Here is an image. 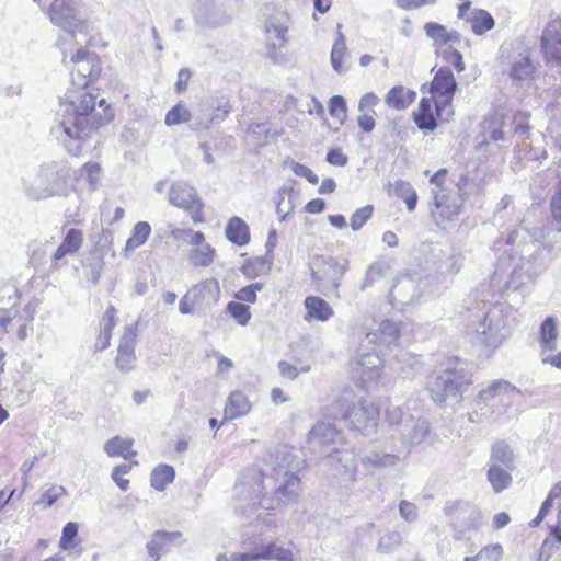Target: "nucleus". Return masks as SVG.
<instances>
[{
  "label": "nucleus",
  "instance_id": "nucleus-1",
  "mask_svg": "<svg viewBox=\"0 0 561 561\" xmlns=\"http://www.w3.org/2000/svg\"><path fill=\"white\" fill-rule=\"evenodd\" d=\"M506 244L511 245V259L516 266L504 284L505 290H518L523 277L534 279L540 275L550 261L561 254V222L551 220L546 227L529 230L525 227L510 231Z\"/></svg>",
  "mask_w": 561,
  "mask_h": 561
},
{
  "label": "nucleus",
  "instance_id": "nucleus-2",
  "mask_svg": "<svg viewBox=\"0 0 561 561\" xmlns=\"http://www.w3.org/2000/svg\"><path fill=\"white\" fill-rule=\"evenodd\" d=\"M98 105L103 114L95 108L96 96L89 93L82 94L78 103L61 104V118L51 131L73 157H79L98 129L114 117V112L105 99H100Z\"/></svg>",
  "mask_w": 561,
  "mask_h": 561
},
{
  "label": "nucleus",
  "instance_id": "nucleus-3",
  "mask_svg": "<svg viewBox=\"0 0 561 561\" xmlns=\"http://www.w3.org/2000/svg\"><path fill=\"white\" fill-rule=\"evenodd\" d=\"M459 316L465 322L466 333L488 347H499L508 336L501 311L489 308L478 291L463 300Z\"/></svg>",
  "mask_w": 561,
  "mask_h": 561
},
{
  "label": "nucleus",
  "instance_id": "nucleus-4",
  "mask_svg": "<svg viewBox=\"0 0 561 561\" xmlns=\"http://www.w3.org/2000/svg\"><path fill=\"white\" fill-rule=\"evenodd\" d=\"M70 168L64 161H47L22 179L23 191L31 199L64 196L68 192Z\"/></svg>",
  "mask_w": 561,
  "mask_h": 561
},
{
  "label": "nucleus",
  "instance_id": "nucleus-5",
  "mask_svg": "<svg viewBox=\"0 0 561 561\" xmlns=\"http://www.w3.org/2000/svg\"><path fill=\"white\" fill-rule=\"evenodd\" d=\"M516 396H522V391L510 381L493 380L477 394L474 408L468 413L469 421L479 423L500 415L502 408L512 405Z\"/></svg>",
  "mask_w": 561,
  "mask_h": 561
},
{
  "label": "nucleus",
  "instance_id": "nucleus-6",
  "mask_svg": "<svg viewBox=\"0 0 561 561\" xmlns=\"http://www.w3.org/2000/svg\"><path fill=\"white\" fill-rule=\"evenodd\" d=\"M472 371L466 363L455 359L427 381V390L436 403H445L448 399L460 400L463 392L473 382Z\"/></svg>",
  "mask_w": 561,
  "mask_h": 561
},
{
  "label": "nucleus",
  "instance_id": "nucleus-7",
  "mask_svg": "<svg viewBox=\"0 0 561 561\" xmlns=\"http://www.w3.org/2000/svg\"><path fill=\"white\" fill-rule=\"evenodd\" d=\"M329 413L334 419L347 421L353 431H357L365 436L375 431L379 419V411L373 403L358 401L350 407L344 398L336 399L332 403Z\"/></svg>",
  "mask_w": 561,
  "mask_h": 561
},
{
  "label": "nucleus",
  "instance_id": "nucleus-8",
  "mask_svg": "<svg viewBox=\"0 0 561 561\" xmlns=\"http://www.w3.org/2000/svg\"><path fill=\"white\" fill-rule=\"evenodd\" d=\"M456 90L457 82L453 71L448 67L439 68L431 82L430 92L435 103L436 116L443 123H448L454 115L451 102Z\"/></svg>",
  "mask_w": 561,
  "mask_h": 561
},
{
  "label": "nucleus",
  "instance_id": "nucleus-9",
  "mask_svg": "<svg viewBox=\"0 0 561 561\" xmlns=\"http://www.w3.org/2000/svg\"><path fill=\"white\" fill-rule=\"evenodd\" d=\"M286 457L283 458V461ZM264 481L255 484V490L260 493L263 489L270 486L278 501L294 502L298 496L299 478L290 471L284 462L277 463L271 469L270 474H263Z\"/></svg>",
  "mask_w": 561,
  "mask_h": 561
},
{
  "label": "nucleus",
  "instance_id": "nucleus-10",
  "mask_svg": "<svg viewBox=\"0 0 561 561\" xmlns=\"http://www.w3.org/2000/svg\"><path fill=\"white\" fill-rule=\"evenodd\" d=\"M500 64L502 73L516 83L531 80L536 72V66L530 53L527 50L513 54L512 56H501Z\"/></svg>",
  "mask_w": 561,
  "mask_h": 561
},
{
  "label": "nucleus",
  "instance_id": "nucleus-11",
  "mask_svg": "<svg viewBox=\"0 0 561 561\" xmlns=\"http://www.w3.org/2000/svg\"><path fill=\"white\" fill-rule=\"evenodd\" d=\"M53 24L67 32H75L83 22L79 0H55L49 7Z\"/></svg>",
  "mask_w": 561,
  "mask_h": 561
},
{
  "label": "nucleus",
  "instance_id": "nucleus-12",
  "mask_svg": "<svg viewBox=\"0 0 561 561\" xmlns=\"http://www.w3.org/2000/svg\"><path fill=\"white\" fill-rule=\"evenodd\" d=\"M75 69L71 71L72 82L78 87L85 88L90 82L96 80L101 73L99 56L84 49H78L71 56Z\"/></svg>",
  "mask_w": 561,
  "mask_h": 561
},
{
  "label": "nucleus",
  "instance_id": "nucleus-13",
  "mask_svg": "<svg viewBox=\"0 0 561 561\" xmlns=\"http://www.w3.org/2000/svg\"><path fill=\"white\" fill-rule=\"evenodd\" d=\"M232 561H259V560H277L294 561V552L290 546L285 547L277 541L255 545L251 551L241 553H231Z\"/></svg>",
  "mask_w": 561,
  "mask_h": 561
},
{
  "label": "nucleus",
  "instance_id": "nucleus-14",
  "mask_svg": "<svg viewBox=\"0 0 561 561\" xmlns=\"http://www.w3.org/2000/svg\"><path fill=\"white\" fill-rule=\"evenodd\" d=\"M169 202L175 207L183 208L192 213V218L197 221L204 206L198 197L196 190L183 181L172 183L169 192Z\"/></svg>",
  "mask_w": 561,
  "mask_h": 561
},
{
  "label": "nucleus",
  "instance_id": "nucleus-15",
  "mask_svg": "<svg viewBox=\"0 0 561 561\" xmlns=\"http://www.w3.org/2000/svg\"><path fill=\"white\" fill-rule=\"evenodd\" d=\"M382 363L381 357L376 352L358 355L355 373L363 389L369 391L378 385Z\"/></svg>",
  "mask_w": 561,
  "mask_h": 561
},
{
  "label": "nucleus",
  "instance_id": "nucleus-16",
  "mask_svg": "<svg viewBox=\"0 0 561 561\" xmlns=\"http://www.w3.org/2000/svg\"><path fill=\"white\" fill-rule=\"evenodd\" d=\"M467 181L468 175H461L459 178V181L457 183V197H450L449 195L443 193L442 190H432L433 203L435 207L439 210V214L444 219L453 221L460 214L461 207L467 195V193L463 191V186L466 185Z\"/></svg>",
  "mask_w": 561,
  "mask_h": 561
},
{
  "label": "nucleus",
  "instance_id": "nucleus-17",
  "mask_svg": "<svg viewBox=\"0 0 561 561\" xmlns=\"http://www.w3.org/2000/svg\"><path fill=\"white\" fill-rule=\"evenodd\" d=\"M309 444L319 448L323 456L331 451L332 447L344 445V435L335 425L327 422L316 424L309 432Z\"/></svg>",
  "mask_w": 561,
  "mask_h": 561
},
{
  "label": "nucleus",
  "instance_id": "nucleus-18",
  "mask_svg": "<svg viewBox=\"0 0 561 561\" xmlns=\"http://www.w3.org/2000/svg\"><path fill=\"white\" fill-rule=\"evenodd\" d=\"M399 435L403 447L409 453L411 447L420 446L430 440L431 427L426 420L408 415L402 427L399 428Z\"/></svg>",
  "mask_w": 561,
  "mask_h": 561
},
{
  "label": "nucleus",
  "instance_id": "nucleus-19",
  "mask_svg": "<svg viewBox=\"0 0 561 561\" xmlns=\"http://www.w3.org/2000/svg\"><path fill=\"white\" fill-rule=\"evenodd\" d=\"M421 296L420 285L411 275H402L392 285L389 298L392 305H410Z\"/></svg>",
  "mask_w": 561,
  "mask_h": 561
},
{
  "label": "nucleus",
  "instance_id": "nucleus-20",
  "mask_svg": "<svg viewBox=\"0 0 561 561\" xmlns=\"http://www.w3.org/2000/svg\"><path fill=\"white\" fill-rule=\"evenodd\" d=\"M188 294L198 310L210 309L220 298V286L216 278L205 279L194 285Z\"/></svg>",
  "mask_w": 561,
  "mask_h": 561
},
{
  "label": "nucleus",
  "instance_id": "nucleus-21",
  "mask_svg": "<svg viewBox=\"0 0 561 561\" xmlns=\"http://www.w3.org/2000/svg\"><path fill=\"white\" fill-rule=\"evenodd\" d=\"M541 49L548 62L561 61V20L547 24L541 35Z\"/></svg>",
  "mask_w": 561,
  "mask_h": 561
},
{
  "label": "nucleus",
  "instance_id": "nucleus-22",
  "mask_svg": "<svg viewBox=\"0 0 561 561\" xmlns=\"http://www.w3.org/2000/svg\"><path fill=\"white\" fill-rule=\"evenodd\" d=\"M332 465L335 463L340 473L345 476L350 482L357 480V463L355 454L352 449L346 447V444L340 447H332L324 456Z\"/></svg>",
  "mask_w": 561,
  "mask_h": 561
},
{
  "label": "nucleus",
  "instance_id": "nucleus-23",
  "mask_svg": "<svg viewBox=\"0 0 561 561\" xmlns=\"http://www.w3.org/2000/svg\"><path fill=\"white\" fill-rule=\"evenodd\" d=\"M180 538H182V533L180 531H154L146 545L150 561H159L161 556L168 553L173 543Z\"/></svg>",
  "mask_w": 561,
  "mask_h": 561
},
{
  "label": "nucleus",
  "instance_id": "nucleus-24",
  "mask_svg": "<svg viewBox=\"0 0 561 561\" xmlns=\"http://www.w3.org/2000/svg\"><path fill=\"white\" fill-rule=\"evenodd\" d=\"M82 241L83 234L81 230L75 228L69 229L53 255L54 267L60 268V266L65 264V262H61L62 259L67 254L76 253L80 249Z\"/></svg>",
  "mask_w": 561,
  "mask_h": 561
},
{
  "label": "nucleus",
  "instance_id": "nucleus-25",
  "mask_svg": "<svg viewBox=\"0 0 561 561\" xmlns=\"http://www.w3.org/2000/svg\"><path fill=\"white\" fill-rule=\"evenodd\" d=\"M400 336L399 324L391 320H383L376 332L367 334L369 342L379 343L386 346L394 345Z\"/></svg>",
  "mask_w": 561,
  "mask_h": 561
},
{
  "label": "nucleus",
  "instance_id": "nucleus-26",
  "mask_svg": "<svg viewBox=\"0 0 561 561\" xmlns=\"http://www.w3.org/2000/svg\"><path fill=\"white\" fill-rule=\"evenodd\" d=\"M489 465L503 466L508 470H514L515 454L513 448L505 440H497L491 447Z\"/></svg>",
  "mask_w": 561,
  "mask_h": 561
},
{
  "label": "nucleus",
  "instance_id": "nucleus-27",
  "mask_svg": "<svg viewBox=\"0 0 561 561\" xmlns=\"http://www.w3.org/2000/svg\"><path fill=\"white\" fill-rule=\"evenodd\" d=\"M225 234L231 243L240 247L250 242V228L247 222L238 216H233L228 220Z\"/></svg>",
  "mask_w": 561,
  "mask_h": 561
},
{
  "label": "nucleus",
  "instance_id": "nucleus-28",
  "mask_svg": "<svg viewBox=\"0 0 561 561\" xmlns=\"http://www.w3.org/2000/svg\"><path fill=\"white\" fill-rule=\"evenodd\" d=\"M481 523L480 512L470 507L462 506L456 508L455 517L453 520L454 527L459 533H465L470 529H477Z\"/></svg>",
  "mask_w": 561,
  "mask_h": 561
},
{
  "label": "nucleus",
  "instance_id": "nucleus-29",
  "mask_svg": "<svg viewBox=\"0 0 561 561\" xmlns=\"http://www.w3.org/2000/svg\"><path fill=\"white\" fill-rule=\"evenodd\" d=\"M251 404L244 393L237 390L230 393L225 405V419L234 420L249 413Z\"/></svg>",
  "mask_w": 561,
  "mask_h": 561
},
{
  "label": "nucleus",
  "instance_id": "nucleus-30",
  "mask_svg": "<svg viewBox=\"0 0 561 561\" xmlns=\"http://www.w3.org/2000/svg\"><path fill=\"white\" fill-rule=\"evenodd\" d=\"M416 98L413 90L403 85L391 88L386 94L385 101L389 107L401 111L405 110Z\"/></svg>",
  "mask_w": 561,
  "mask_h": 561
},
{
  "label": "nucleus",
  "instance_id": "nucleus-31",
  "mask_svg": "<svg viewBox=\"0 0 561 561\" xmlns=\"http://www.w3.org/2000/svg\"><path fill=\"white\" fill-rule=\"evenodd\" d=\"M134 440L131 438H122L115 436L108 439L104 444V451L108 457H123L124 459H130L137 455L136 450H133Z\"/></svg>",
  "mask_w": 561,
  "mask_h": 561
},
{
  "label": "nucleus",
  "instance_id": "nucleus-32",
  "mask_svg": "<svg viewBox=\"0 0 561 561\" xmlns=\"http://www.w3.org/2000/svg\"><path fill=\"white\" fill-rule=\"evenodd\" d=\"M305 308L309 318L318 321H328L333 316L332 307L322 298L308 296L305 299Z\"/></svg>",
  "mask_w": 561,
  "mask_h": 561
},
{
  "label": "nucleus",
  "instance_id": "nucleus-33",
  "mask_svg": "<svg viewBox=\"0 0 561 561\" xmlns=\"http://www.w3.org/2000/svg\"><path fill=\"white\" fill-rule=\"evenodd\" d=\"M9 325H16V337L24 341L31 332H33L32 323L23 321L21 316L14 312L11 314H0V334L10 333Z\"/></svg>",
  "mask_w": 561,
  "mask_h": 561
},
{
  "label": "nucleus",
  "instance_id": "nucleus-34",
  "mask_svg": "<svg viewBox=\"0 0 561 561\" xmlns=\"http://www.w3.org/2000/svg\"><path fill=\"white\" fill-rule=\"evenodd\" d=\"M558 330L553 317H547L540 325L539 342L543 352L557 350Z\"/></svg>",
  "mask_w": 561,
  "mask_h": 561
},
{
  "label": "nucleus",
  "instance_id": "nucleus-35",
  "mask_svg": "<svg viewBox=\"0 0 561 561\" xmlns=\"http://www.w3.org/2000/svg\"><path fill=\"white\" fill-rule=\"evenodd\" d=\"M511 471L505 467L501 468L500 466L489 465L488 480L495 493H501L511 485L513 480Z\"/></svg>",
  "mask_w": 561,
  "mask_h": 561
},
{
  "label": "nucleus",
  "instance_id": "nucleus-36",
  "mask_svg": "<svg viewBox=\"0 0 561 561\" xmlns=\"http://www.w3.org/2000/svg\"><path fill=\"white\" fill-rule=\"evenodd\" d=\"M467 22L470 23L471 30L476 35H483L495 25L493 16L482 9L474 10L467 19Z\"/></svg>",
  "mask_w": 561,
  "mask_h": 561
},
{
  "label": "nucleus",
  "instance_id": "nucleus-37",
  "mask_svg": "<svg viewBox=\"0 0 561 561\" xmlns=\"http://www.w3.org/2000/svg\"><path fill=\"white\" fill-rule=\"evenodd\" d=\"M151 227L147 221H139L133 228V234L126 241L124 249L125 256H128L130 252L142 245L149 238Z\"/></svg>",
  "mask_w": 561,
  "mask_h": 561
},
{
  "label": "nucleus",
  "instance_id": "nucleus-38",
  "mask_svg": "<svg viewBox=\"0 0 561 561\" xmlns=\"http://www.w3.org/2000/svg\"><path fill=\"white\" fill-rule=\"evenodd\" d=\"M399 460V457L394 454L370 451L360 458V462L364 468H386L394 466Z\"/></svg>",
  "mask_w": 561,
  "mask_h": 561
},
{
  "label": "nucleus",
  "instance_id": "nucleus-39",
  "mask_svg": "<svg viewBox=\"0 0 561 561\" xmlns=\"http://www.w3.org/2000/svg\"><path fill=\"white\" fill-rule=\"evenodd\" d=\"M175 471L172 466L159 465L156 467L150 476V484L157 491H163L167 485L173 482Z\"/></svg>",
  "mask_w": 561,
  "mask_h": 561
},
{
  "label": "nucleus",
  "instance_id": "nucleus-40",
  "mask_svg": "<svg viewBox=\"0 0 561 561\" xmlns=\"http://www.w3.org/2000/svg\"><path fill=\"white\" fill-rule=\"evenodd\" d=\"M19 300L20 295L14 285H0V314H11Z\"/></svg>",
  "mask_w": 561,
  "mask_h": 561
},
{
  "label": "nucleus",
  "instance_id": "nucleus-41",
  "mask_svg": "<svg viewBox=\"0 0 561 561\" xmlns=\"http://www.w3.org/2000/svg\"><path fill=\"white\" fill-rule=\"evenodd\" d=\"M268 270L270 262L263 256L247 260L240 268L241 273L249 279H254Z\"/></svg>",
  "mask_w": 561,
  "mask_h": 561
},
{
  "label": "nucleus",
  "instance_id": "nucleus-42",
  "mask_svg": "<svg viewBox=\"0 0 561 561\" xmlns=\"http://www.w3.org/2000/svg\"><path fill=\"white\" fill-rule=\"evenodd\" d=\"M214 257L215 249L208 243L192 249L190 253V262L194 266H208L213 263Z\"/></svg>",
  "mask_w": 561,
  "mask_h": 561
},
{
  "label": "nucleus",
  "instance_id": "nucleus-43",
  "mask_svg": "<svg viewBox=\"0 0 561 561\" xmlns=\"http://www.w3.org/2000/svg\"><path fill=\"white\" fill-rule=\"evenodd\" d=\"M402 543L403 538L399 531H388L379 538L376 549L379 553L389 554L394 552Z\"/></svg>",
  "mask_w": 561,
  "mask_h": 561
},
{
  "label": "nucleus",
  "instance_id": "nucleus-44",
  "mask_svg": "<svg viewBox=\"0 0 561 561\" xmlns=\"http://www.w3.org/2000/svg\"><path fill=\"white\" fill-rule=\"evenodd\" d=\"M137 325L138 323H131L126 325L124 332L119 339L117 347L118 353L135 354L136 339H137Z\"/></svg>",
  "mask_w": 561,
  "mask_h": 561
},
{
  "label": "nucleus",
  "instance_id": "nucleus-45",
  "mask_svg": "<svg viewBox=\"0 0 561 561\" xmlns=\"http://www.w3.org/2000/svg\"><path fill=\"white\" fill-rule=\"evenodd\" d=\"M226 310L240 325H247L251 319L250 307L240 301H229Z\"/></svg>",
  "mask_w": 561,
  "mask_h": 561
},
{
  "label": "nucleus",
  "instance_id": "nucleus-46",
  "mask_svg": "<svg viewBox=\"0 0 561 561\" xmlns=\"http://www.w3.org/2000/svg\"><path fill=\"white\" fill-rule=\"evenodd\" d=\"M83 267H84V273H85L87 278L92 284L95 285V284H98L99 279L101 277V273L104 267V261L99 255H91L84 262Z\"/></svg>",
  "mask_w": 561,
  "mask_h": 561
},
{
  "label": "nucleus",
  "instance_id": "nucleus-47",
  "mask_svg": "<svg viewBox=\"0 0 561 561\" xmlns=\"http://www.w3.org/2000/svg\"><path fill=\"white\" fill-rule=\"evenodd\" d=\"M388 270L387 265L381 262H375L370 264L366 271L364 280L360 285V290H365L368 287L373 286V284L382 278Z\"/></svg>",
  "mask_w": 561,
  "mask_h": 561
},
{
  "label": "nucleus",
  "instance_id": "nucleus-48",
  "mask_svg": "<svg viewBox=\"0 0 561 561\" xmlns=\"http://www.w3.org/2000/svg\"><path fill=\"white\" fill-rule=\"evenodd\" d=\"M102 169L98 162L89 161L81 169V176L87 180L91 191H95L99 186Z\"/></svg>",
  "mask_w": 561,
  "mask_h": 561
},
{
  "label": "nucleus",
  "instance_id": "nucleus-49",
  "mask_svg": "<svg viewBox=\"0 0 561 561\" xmlns=\"http://www.w3.org/2000/svg\"><path fill=\"white\" fill-rule=\"evenodd\" d=\"M192 114L185 107V105L179 103L174 105L171 110L165 114L164 123L168 126L178 125L181 123H186L191 119Z\"/></svg>",
  "mask_w": 561,
  "mask_h": 561
},
{
  "label": "nucleus",
  "instance_id": "nucleus-50",
  "mask_svg": "<svg viewBox=\"0 0 561 561\" xmlns=\"http://www.w3.org/2000/svg\"><path fill=\"white\" fill-rule=\"evenodd\" d=\"M329 113L332 117L337 118L343 125L347 117L346 101L342 95H333L329 101Z\"/></svg>",
  "mask_w": 561,
  "mask_h": 561
},
{
  "label": "nucleus",
  "instance_id": "nucleus-51",
  "mask_svg": "<svg viewBox=\"0 0 561 561\" xmlns=\"http://www.w3.org/2000/svg\"><path fill=\"white\" fill-rule=\"evenodd\" d=\"M346 51L345 38L341 32H339L337 39L335 41L331 50V64L336 72H342V60Z\"/></svg>",
  "mask_w": 561,
  "mask_h": 561
},
{
  "label": "nucleus",
  "instance_id": "nucleus-52",
  "mask_svg": "<svg viewBox=\"0 0 561 561\" xmlns=\"http://www.w3.org/2000/svg\"><path fill=\"white\" fill-rule=\"evenodd\" d=\"M324 263L332 271V286L334 289H337L341 285V280L347 270L346 263H340L336 259L330 256L324 260Z\"/></svg>",
  "mask_w": 561,
  "mask_h": 561
},
{
  "label": "nucleus",
  "instance_id": "nucleus-53",
  "mask_svg": "<svg viewBox=\"0 0 561 561\" xmlns=\"http://www.w3.org/2000/svg\"><path fill=\"white\" fill-rule=\"evenodd\" d=\"M374 211V207L371 205H366L362 208H358L351 216V228L354 231H358L371 218Z\"/></svg>",
  "mask_w": 561,
  "mask_h": 561
},
{
  "label": "nucleus",
  "instance_id": "nucleus-54",
  "mask_svg": "<svg viewBox=\"0 0 561 561\" xmlns=\"http://www.w3.org/2000/svg\"><path fill=\"white\" fill-rule=\"evenodd\" d=\"M425 34L433 39L436 45H445L447 30L444 25L436 22H428L424 25Z\"/></svg>",
  "mask_w": 561,
  "mask_h": 561
},
{
  "label": "nucleus",
  "instance_id": "nucleus-55",
  "mask_svg": "<svg viewBox=\"0 0 561 561\" xmlns=\"http://www.w3.org/2000/svg\"><path fill=\"white\" fill-rule=\"evenodd\" d=\"M483 135L484 140L480 142V145L486 144V139H491L493 141H499L504 139V133L502 131V123L501 122H484L483 123Z\"/></svg>",
  "mask_w": 561,
  "mask_h": 561
},
{
  "label": "nucleus",
  "instance_id": "nucleus-56",
  "mask_svg": "<svg viewBox=\"0 0 561 561\" xmlns=\"http://www.w3.org/2000/svg\"><path fill=\"white\" fill-rule=\"evenodd\" d=\"M527 119H528V115L525 113H522V112L516 113L513 116L512 124H513V128H514V134L523 140L528 138V135L530 131V125Z\"/></svg>",
  "mask_w": 561,
  "mask_h": 561
},
{
  "label": "nucleus",
  "instance_id": "nucleus-57",
  "mask_svg": "<svg viewBox=\"0 0 561 561\" xmlns=\"http://www.w3.org/2000/svg\"><path fill=\"white\" fill-rule=\"evenodd\" d=\"M78 535V524L75 522L67 523L62 528L61 538L59 546L64 550H68L73 547L72 542Z\"/></svg>",
  "mask_w": 561,
  "mask_h": 561
},
{
  "label": "nucleus",
  "instance_id": "nucleus-58",
  "mask_svg": "<svg viewBox=\"0 0 561 561\" xmlns=\"http://www.w3.org/2000/svg\"><path fill=\"white\" fill-rule=\"evenodd\" d=\"M195 20L198 24L204 26H218L221 24H226L230 20V18L225 13H221L218 18L213 15H206L204 14L202 9H198L195 12Z\"/></svg>",
  "mask_w": 561,
  "mask_h": 561
},
{
  "label": "nucleus",
  "instance_id": "nucleus-59",
  "mask_svg": "<svg viewBox=\"0 0 561 561\" xmlns=\"http://www.w3.org/2000/svg\"><path fill=\"white\" fill-rule=\"evenodd\" d=\"M136 362V354L117 352V356L115 358V366L121 373L127 374L135 369Z\"/></svg>",
  "mask_w": 561,
  "mask_h": 561
},
{
  "label": "nucleus",
  "instance_id": "nucleus-60",
  "mask_svg": "<svg viewBox=\"0 0 561 561\" xmlns=\"http://www.w3.org/2000/svg\"><path fill=\"white\" fill-rule=\"evenodd\" d=\"M66 493V490L61 485H51L48 490H46L37 504L44 505V507L51 506L61 495Z\"/></svg>",
  "mask_w": 561,
  "mask_h": 561
},
{
  "label": "nucleus",
  "instance_id": "nucleus-61",
  "mask_svg": "<svg viewBox=\"0 0 561 561\" xmlns=\"http://www.w3.org/2000/svg\"><path fill=\"white\" fill-rule=\"evenodd\" d=\"M414 123L421 130H434L437 122L433 113H413Z\"/></svg>",
  "mask_w": 561,
  "mask_h": 561
},
{
  "label": "nucleus",
  "instance_id": "nucleus-62",
  "mask_svg": "<svg viewBox=\"0 0 561 561\" xmlns=\"http://www.w3.org/2000/svg\"><path fill=\"white\" fill-rule=\"evenodd\" d=\"M399 515L408 523H413L419 517L417 506L407 500H402L399 503Z\"/></svg>",
  "mask_w": 561,
  "mask_h": 561
},
{
  "label": "nucleus",
  "instance_id": "nucleus-63",
  "mask_svg": "<svg viewBox=\"0 0 561 561\" xmlns=\"http://www.w3.org/2000/svg\"><path fill=\"white\" fill-rule=\"evenodd\" d=\"M408 415H404L401 408L397 405H390L386 409V420L391 426H397V431L402 427L404 419Z\"/></svg>",
  "mask_w": 561,
  "mask_h": 561
},
{
  "label": "nucleus",
  "instance_id": "nucleus-64",
  "mask_svg": "<svg viewBox=\"0 0 561 561\" xmlns=\"http://www.w3.org/2000/svg\"><path fill=\"white\" fill-rule=\"evenodd\" d=\"M503 556V548L500 543H492L479 551V557L484 561H499Z\"/></svg>",
  "mask_w": 561,
  "mask_h": 561
}]
</instances>
